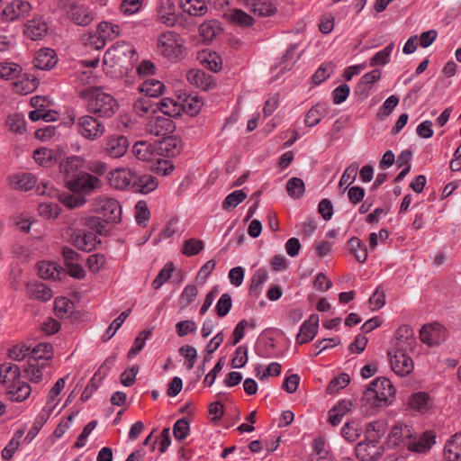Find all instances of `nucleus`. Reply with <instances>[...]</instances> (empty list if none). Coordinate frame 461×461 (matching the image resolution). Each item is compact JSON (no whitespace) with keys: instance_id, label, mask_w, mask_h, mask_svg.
Returning <instances> with one entry per match:
<instances>
[{"instance_id":"f257e3e1","label":"nucleus","mask_w":461,"mask_h":461,"mask_svg":"<svg viewBox=\"0 0 461 461\" xmlns=\"http://www.w3.org/2000/svg\"><path fill=\"white\" fill-rule=\"evenodd\" d=\"M78 95L85 101L86 110L98 117L111 118L119 109L117 100L100 87L84 88Z\"/></svg>"},{"instance_id":"f03ea898","label":"nucleus","mask_w":461,"mask_h":461,"mask_svg":"<svg viewBox=\"0 0 461 461\" xmlns=\"http://www.w3.org/2000/svg\"><path fill=\"white\" fill-rule=\"evenodd\" d=\"M137 60V53L133 45L129 42H116L111 46L104 55V66L111 68H119L128 70L130 67Z\"/></svg>"},{"instance_id":"7ed1b4c3","label":"nucleus","mask_w":461,"mask_h":461,"mask_svg":"<svg viewBox=\"0 0 461 461\" xmlns=\"http://www.w3.org/2000/svg\"><path fill=\"white\" fill-rule=\"evenodd\" d=\"M395 388L385 377L375 379L364 392L362 401L372 406H386L394 399Z\"/></svg>"},{"instance_id":"20e7f679","label":"nucleus","mask_w":461,"mask_h":461,"mask_svg":"<svg viewBox=\"0 0 461 461\" xmlns=\"http://www.w3.org/2000/svg\"><path fill=\"white\" fill-rule=\"evenodd\" d=\"M184 45V39L176 32H165L158 38V53L171 61H177L182 59L185 50Z\"/></svg>"},{"instance_id":"39448f33","label":"nucleus","mask_w":461,"mask_h":461,"mask_svg":"<svg viewBox=\"0 0 461 461\" xmlns=\"http://www.w3.org/2000/svg\"><path fill=\"white\" fill-rule=\"evenodd\" d=\"M75 125L77 132L91 141L101 138L105 131V125L99 119L89 114L79 116Z\"/></svg>"},{"instance_id":"423d86ee","label":"nucleus","mask_w":461,"mask_h":461,"mask_svg":"<svg viewBox=\"0 0 461 461\" xmlns=\"http://www.w3.org/2000/svg\"><path fill=\"white\" fill-rule=\"evenodd\" d=\"M93 208L97 213L102 214L108 222L121 221L122 206L114 198L105 195L97 196L93 201Z\"/></svg>"},{"instance_id":"0eeeda50","label":"nucleus","mask_w":461,"mask_h":461,"mask_svg":"<svg viewBox=\"0 0 461 461\" xmlns=\"http://www.w3.org/2000/svg\"><path fill=\"white\" fill-rule=\"evenodd\" d=\"M66 186L71 192L85 196L100 189L102 181L93 175L81 172L76 177L66 180Z\"/></svg>"},{"instance_id":"6e6552de","label":"nucleus","mask_w":461,"mask_h":461,"mask_svg":"<svg viewBox=\"0 0 461 461\" xmlns=\"http://www.w3.org/2000/svg\"><path fill=\"white\" fill-rule=\"evenodd\" d=\"M32 111L29 113V119L32 122L42 120L44 122H55L58 113L50 108V102L43 96H33L30 102Z\"/></svg>"},{"instance_id":"1a4fd4ad","label":"nucleus","mask_w":461,"mask_h":461,"mask_svg":"<svg viewBox=\"0 0 461 461\" xmlns=\"http://www.w3.org/2000/svg\"><path fill=\"white\" fill-rule=\"evenodd\" d=\"M384 447L377 441V437H366L355 447L356 456L361 461H375L384 453Z\"/></svg>"},{"instance_id":"9d476101","label":"nucleus","mask_w":461,"mask_h":461,"mask_svg":"<svg viewBox=\"0 0 461 461\" xmlns=\"http://www.w3.org/2000/svg\"><path fill=\"white\" fill-rule=\"evenodd\" d=\"M447 337V329L438 321L425 324L420 330L421 342L430 347L439 345L441 342L445 341Z\"/></svg>"},{"instance_id":"9b49d317","label":"nucleus","mask_w":461,"mask_h":461,"mask_svg":"<svg viewBox=\"0 0 461 461\" xmlns=\"http://www.w3.org/2000/svg\"><path fill=\"white\" fill-rule=\"evenodd\" d=\"M409 352L399 350L388 351L392 369L400 376L408 375L413 370L414 364L411 357L408 355Z\"/></svg>"},{"instance_id":"f8f14e48","label":"nucleus","mask_w":461,"mask_h":461,"mask_svg":"<svg viewBox=\"0 0 461 461\" xmlns=\"http://www.w3.org/2000/svg\"><path fill=\"white\" fill-rule=\"evenodd\" d=\"M176 124L172 119L166 116L152 117L146 124V131L154 136L163 138L173 134Z\"/></svg>"},{"instance_id":"ddd939ff","label":"nucleus","mask_w":461,"mask_h":461,"mask_svg":"<svg viewBox=\"0 0 461 461\" xmlns=\"http://www.w3.org/2000/svg\"><path fill=\"white\" fill-rule=\"evenodd\" d=\"M394 339L393 350L413 351L417 346L414 331L408 325H402L396 330Z\"/></svg>"},{"instance_id":"4468645a","label":"nucleus","mask_w":461,"mask_h":461,"mask_svg":"<svg viewBox=\"0 0 461 461\" xmlns=\"http://www.w3.org/2000/svg\"><path fill=\"white\" fill-rule=\"evenodd\" d=\"M32 9V5L28 1L14 0L5 7L2 15L5 20L13 22L27 17L31 14Z\"/></svg>"},{"instance_id":"2eb2a0df","label":"nucleus","mask_w":461,"mask_h":461,"mask_svg":"<svg viewBox=\"0 0 461 461\" xmlns=\"http://www.w3.org/2000/svg\"><path fill=\"white\" fill-rule=\"evenodd\" d=\"M108 181L111 186L119 190H125L131 183L133 184L134 175L131 169L120 167L109 173Z\"/></svg>"},{"instance_id":"dca6fc26","label":"nucleus","mask_w":461,"mask_h":461,"mask_svg":"<svg viewBox=\"0 0 461 461\" xmlns=\"http://www.w3.org/2000/svg\"><path fill=\"white\" fill-rule=\"evenodd\" d=\"M48 30L49 25L45 19L41 16H35L26 23L23 33L32 41H39L47 34Z\"/></svg>"},{"instance_id":"f3484780","label":"nucleus","mask_w":461,"mask_h":461,"mask_svg":"<svg viewBox=\"0 0 461 461\" xmlns=\"http://www.w3.org/2000/svg\"><path fill=\"white\" fill-rule=\"evenodd\" d=\"M156 17L160 23L174 26L176 22V7L171 0H158L156 6Z\"/></svg>"},{"instance_id":"a211bd4d","label":"nucleus","mask_w":461,"mask_h":461,"mask_svg":"<svg viewBox=\"0 0 461 461\" xmlns=\"http://www.w3.org/2000/svg\"><path fill=\"white\" fill-rule=\"evenodd\" d=\"M128 140L122 135L111 136L106 139L104 143L105 153L115 158L122 157L128 150Z\"/></svg>"},{"instance_id":"6ab92c4d","label":"nucleus","mask_w":461,"mask_h":461,"mask_svg":"<svg viewBox=\"0 0 461 461\" xmlns=\"http://www.w3.org/2000/svg\"><path fill=\"white\" fill-rule=\"evenodd\" d=\"M85 165L84 158L80 156H70L59 163V171L65 176L66 180L78 176L79 170Z\"/></svg>"},{"instance_id":"aec40b11","label":"nucleus","mask_w":461,"mask_h":461,"mask_svg":"<svg viewBox=\"0 0 461 461\" xmlns=\"http://www.w3.org/2000/svg\"><path fill=\"white\" fill-rule=\"evenodd\" d=\"M134 156L141 161H158L159 165L162 164L159 154L156 151L153 146L145 140L137 141L132 148Z\"/></svg>"},{"instance_id":"412c9836","label":"nucleus","mask_w":461,"mask_h":461,"mask_svg":"<svg viewBox=\"0 0 461 461\" xmlns=\"http://www.w3.org/2000/svg\"><path fill=\"white\" fill-rule=\"evenodd\" d=\"M319 319H307L300 327L296 335V343L299 345L306 344L312 341L318 333Z\"/></svg>"},{"instance_id":"4be33fe9","label":"nucleus","mask_w":461,"mask_h":461,"mask_svg":"<svg viewBox=\"0 0 461 461\" xmlns=\"http://www.w3.org/2000/svg\"><path fill=\"white\" fill-rule=\"evenodd\" d=\"M39 276L42 279L58 281L65 276L63 268L54 261H41L38 267Z\"/></svg>"},{"instance_id":"5701e85b","label":"nucleus","mask_w":461,"mask_h":461,"mask_svg":"<svg viewBox=\"0 0 461 461\" xmlns=\"http://www.w3.org/2000/svg\"><path fill=\"white\" fill-rule=\"evenodd\" d=\"M97 236L92 231L77 230L71 240L76 248L84 251H91L95 248Z\"/></svg>"},{"instance_id":"b1692460","label":"nucleus","mask_w":461,"mask_h":461,"mask_svg":"<svg viewBox=\"0 0 461 461\" xmlns=\"http://www.w3.org/2000/svg\"><path fill=\"white\" fill-rule=\"evenodd\" d=\"M178 5L189 16L201 17L208 12L205 0H178Z\"/></svg>"},{"instance_id":"393cba45","label":"nucleus","mask_w":461,"mask_h":461,"mask_svg":"<svg viewBox=\"0 0 461 461\" xmlns=\"http://www.w3.org/2000/svg\"><path fill=\"white\" fill-rule=\"evenodd\" d=\"M57 56L52 49L44 48L37 51L34 58L35 68L41 70H49L57 63Z\"/></svg>"},{"instance_id":"a878e982","label":"nucleus","mask_w":461,"mask_h":461,"mask_svg":"<svg viewBox=\"0 0 461 461\" xmlns=\"http://www.w3.org/2000/svg\"><path fill=\"white\" fill-rule=\"evenodd\" d=\"M26 294L33 299L47 302L53 296V293L50 287L41 282H32L26 285Z\"/></svg>"},{"instance_id":"bb28decb","label":"nucleus","mask_w":461,"mask_h":461,"mask_svg":"<svg viewBox=\"0 0 461 461\" xmlns=\"http://www.w3.org/2000/svg\"><path fill=\"white\" fill-rule=\"evenodd\" d=\"M68 17L76 24L80 26H87L94 20L92 13L85 5H72L68 12Z\"/></svg>"},{"instance_id":"cd10ccee","label":"nucleus","mask_w":461,"mask_h":461,"mask_svg":"<svg viewBox=\"0 0 461 461\" xmlns=\"http://www.w3.org/2000/svg\"><path fill=\"white\" fill-rule=\"evenodd\" d=\"M32 393L31 385L25 382H16L7 386L6 393L13 402H23L26 400Z\"/></svg>"},{"instance_id":"c85d7f7f","label":"nucleus","mask_w":461,"mask_h":461,"mask_svg":"<svg viewBox=\"0 0 461 461\" xmlns=\"http://www.w3.org/2000/svg\"><path fill=\"white\" fill-rule=\"evenodd\" d=\"M187 81L203 90H208L213 85L212 77L200 69H190L186 73Z\"/></svg>"},{"instance_id":"c756f323","label":"nucleus","mask_w":461,"mask_h":461,"mask_svg":"<svg viewBox=\"0 0 461 461\" xmlns=\"http://www.w3.org/2000/svg\"><path fill=\"white\" fill-rule=\"evenodd\" d=\"M382 72L379 69H373L363 75L357 84V92L359 95L367 96L373 86L381 79Z\"/></svg>"},{"instance_id":"7c9ffc66","label":"nucleus","mask_w":461,"mask_h":461,"mask_svg":"<svg viewBox=\"0 0 461 461\" xmlns=\"http://www.w3.org/2000/svg\"><path fill=\"white\" fill-rule=\"evenodd\" d=\"M221 23L217 20H206L198 29L199 35L203 41L211 42L213 39L221 32Z\"/></svg>"},{"instance_id":"2f4dec72","label":"nucleus","mask_w":461,"mask_h":461,"mask_svg":"<svg viewBox=\"0 0 461 461\" xmlns=\"http://www.w3.org/2000/svg\"><path fill=\"white\" fill-rule=\"evenodd\" d=\"M158 149L165 157H174L180 152V140L173 134L161 138Z\"/></svg>"},{"instance_id":"473e14b6","label":"nucleus","mask_w":461,"mask_h":461,"mask_svg":"<svg viewBox=\"0 0 461 461\" xmlns=\"http://www.w3.org/2000/svg\"><path fill=\"white\" fill-rule=\"evenodd\" d=\"M21 376L20 368L15 364H3L0 366V383L6 385L13 384Z\"/></svg>"},{"instance_id":"72a5a7b5","label":"nucleus","mask_w":461,"mask_h":461,"mask_svg":"<svg viewBox=\"0 0 461 461\" xmlns=\"http://www.w3.org/2000/svg\"><path fill=\"white\" fill-rule=\"evenodd\" d=\"M157 109L168 118L177 117L183 113V105L181 103L172 98H163L157 104Z\"/></svg>"},{"instance_id":"f704fd0d","label":"nucleus","mask_w":461,"mask_h":461,"mask_svg":"<svg viewBox=\"0 0 461 461\" xmlns=\"http://www.w3.org/2000/svg\"><path fill=\"white\" fill-rule=\"evenodd\" d=\"M326 104L319 103L312 106L306 113L304 122L309 127L316 126L328 113Z\"/></svg>"},{"instance_id":"c9c22d12","label":"nucleus","mask_w":461,"mask_h":461,"mask_svg":"<svg viewBox=\"0 0 461 461\" xmlns=\"http://www.w3.org/2000/svg\"><path fill=\"white\" fill-rule=\"evenodd\" d=\"M165 88L164 83L155 78L144 79L143 83L139 86L140 92L149 97L161 95Z\"/></svg>"},{"instance_id":"e433bc0d","label":"nucleus","mask_w":461,"mask_h":461,"mask_svg":"<svg viewBox=\"0 0 461 461\" xmlns=\"http://www.w3.org/2000/svg\"><path fill=\"white\" fill-rule=\"evenodd\" d=\"M10 184L16 190L28 191L35 185L36 179L31 173H18L11 177Z\"/></svg>"},{"instance_id":"4c0bfd02","label":"nucleus","mask_w":461,"mask_h":461,"mask_svg":"<svg viewBox=\"0 0 461 461\" xmlns=\"http://www.w3.org/2000/svg\"><path fill=\"white\" fill-rule=\"evenodd\" d=\"M461 437L459 432L454 434L450 439H448L444 447V457L447 461H458L461 456V444L457 442V439Z\"/></svg>"},{"instance_id":"58836bf2","label":"nucleus","mask_w":461,"mask_h":461,"mask_svg":"<svg viewBox=\"0 0 461 461\" xmlns=\"http://www.w3.org/2000/svg\"><path fill=\"white\" fill-rule=\"evenodd\" d=\"M158 185L157 178L151 175H143L133 181L132 187L136 192L149 194Z\"/></svg>"},{"instance_id":"ea45409f","label":"nucleus","mask_w":461,"mask_h":461,"mask_svg":"<svg viewBox=\"0 0 461 461\" xmlns=\"http://www.w3.org/2000/svg\"><path fill=\"white\" fill-rule=\"evenodd\" d=\"M34 160L42 167H50L58 160V152L52 149L41 148L33 152Z\"/></svg>"},{"instance_id":"a19ab883","label":"nucleus","mask_w":461,"mask_h":461,"mask_svg":"<svg viewBox=\"0 0 461 461\" xmlns=\"http://www.w3.org/2000/svg\"><path fill=\"white\" fill-rule=\"evenodd\" d=\"M199 60L204 68L213 72H218L222 68L221 59L216 52L203 50L199 54Z\"/></svg>"},{"instance_id":"79ce46f5","label":"nucleus","mask_w":461,"mask_h":461,"mask_svg":"<svg viewBox=\"0 0 461 461\" xmlns=\"http://www.w3.org/2000/svg\"><path fill=\"white\" fill-rule=\"evenodd\" d=\"M38 86V79L24 75L14 83V91L19 95H28L34 91Z\"/></svg>"},{"instance_id":"37998d69","label":"nucleus","mask_w":461,"mask_h":461,"mask_svg":"<svg viewBox=\"0 0 461 461\" xmlns=\"http://www.w3.org/2000/svg\"><path fill=\"white\" fill-rule=\"evenodd\" d=\"M224 17L230 23L243 27L253 24L254 19L247 13L240 9H232L224 14Z\"/></svg>"},{"instance_id":"c03bdc74","label":"nucleus","mask_w":461,"mask_h":461,"mask_svg":"<svg viewBox=\"0 0 461 461\" xmlns=\"http://www.w3.org/2000/svg\"><path fill=\"white\" fill-rule=\"evenodd\" d=\"M350 253L359 263H364L367 259L368 252L366 245L358 238L353 237L348 240Z\"/></svg>"},{"instance_id":"a18cd8bd","label":"nucleus","mask_w":461,"mask_h":461,"mask_svg":"<svg viewBox=\"0 0 461 461\" xmlns=\"http://www.w3.org/2000/svg\"><path fill=\"white\" fill-rule=\"evenodd\" d=\"M53 357V347L50 343L43 342L36 345L30 353L29 359L37 362L41 359L50 360Z\"/></svg>"},{"instance_id":"49530a36","label":"nucleus","mask_w":461,"mask_h":461,"mask_svg":"<svg viewBox=\"0 0 461 461\" xmlns=\"http://www.w3.org/2000/svg\"><path fill=\"white\" fill-rule=\"evenodd\" d=\"M96 32L100 34L101 38L107 41L117 38L121 33V29L119 25L104 21L98 24Z\"/></svg>"},{"instance_id":"de8ad7c7","label":"nucleus","mask_w":461,"mask_h":461,"mask_svg":"<svg viewBox=\"0 0 461 461\" xmlns=\"http://www.w3.org/2000/svg\"><path fill=\"white\" fill-rule=\"evenodd\" d=\"M408 404L414 410L425 412L429 410V396L424 392L414 393L410 396Z\"/></svg>"},{"instance_id":"09e8293b","label":"nucleus","mask_w":461,"mask_h":461,"mask_svg":"<svg viewBox=\"0 0 461 461\" xmlns=\"http://www.w3.org/2000/svg\"><path fill=\"white\" fill-rule=\"evenodd\" d=\"M435 438L436 434L434 431H425L420 437L419 441L413 444L411 447H409V449L413 450L415 452H425L429 450L432 447V445L435 444Z\"/></svg>"},{"instance_id":"8fccbe9b","label":"nucleus","mask_w":461,"mask_h":461,"mask_svg":"<svg viewBox=\"0 0 461 461\" xmlns=\"http://www.w3.org/2000/svg\"><path fill=\"white\" fill-rule=\"evenodd\" d=\"M47 366V364H39V361L34 362L32 359L28 360L27 367L24 368L26 377L32 383H40L42 380V368Z\"/></svg>"},{"instance_id":"3c124183","label":"nucleus","mask_w":461,"mask_h":461,"mask_svg":"<svg viewBox=\"0 0 461 461\" xmlns=\"http://www.w3.org/2000/svg\"><path fill=\"white\" fill-rule=\"evenodd\" d=\"M276 10V5L270 0H258L252 5V12L262 17L272 16Z\"/></svg>"},{"instance_id":"603ef678","label":"nucleus","mask_w":461,"mask_h":461,"mask_svg":"<svg viewBox=\"0 0 461 461\" xmlns=\"http://www.w3.org/2000/svg\"><path fill=\"white\" fill-rule=\"evenodd\" d=\"M267 279L268 274L265 269L259 268L256 270L251 278V285L249 287L250 294L255 295L259 294L262 292L263 286Z\"/></svg>"},{"instance_id":"864d4df0","label":"nucleus","mask_w":461,"mask_h":461,"mask_svg":"<svg viewBox=\"0 0 461 461\" xmlns=\"http://www.w3.org/2000/svg\"><path fill=\"white\" fill-rule=\"evenodd\" d=\"M298 48L297 43H292L287 48L286 51L282 57L281 61V70H290L294 65L300 59V54H297L295 51Z\"/></svg>"},{"instance_id":"5fc2aeb1","label":"nucleus","mask_w":461,"mask_h":461,"mask_svg":"<svg viewBox=\"0 0 461 461\" xmlns=\"http://www.w3.org/2000/svg\"><path fill=\"white\" fill-rule=\"evenodd\" d=\"M23 429H18L14 438L8 442L5 447L2 451V458L5 460H10L13 458L15 451L18 449L21 442V438L23 437Z\"/></svg>"},{"instance_id":"6e6d98bb","label":"nucleus","mask_w":461,"mask_h":461,"mask_svg":"<svg viewBox=\"0 0 461 461\" xmlns=\"http://www.w3.org/2000/svg\"><path fill=\"white\" fill-rule=\"evenodd\" d=\"M175 270L173 262H167L152 282V287L158 290L172 276Z\"/></svg>"},{"instance_id":"4d7b16f0","label":"nucleus","mask_w":461,"mask_h":461,"mask_svg":"<svg viewBox=\"0 0 461 461\" xmlns=\"http://www.w3.org/2000/svg\"><path fill=\"white\" fill-rule=\"evenodd\" d=\"M394 44L391 42L383 50L376 52L374 57L370 59V66L375 67L378 65L384 66L390 62L391 54L393 50Z\"/></svg>"},{"instance_id":"13d9d810","label":"nucleus","mask_w":461,"mask_h":461,"mask_svg":"<svg viewBox=\"0 0 461 461\" xmlns=\"http://www.w3.org/2000/svg\"><path fill=\"white\" fill-rule=\"evenodd\" d=\"M286 191L290 197L294 199L301 198L305 192L303 181L298 177H292L286 184Z\"/></svg>"},{"instance_id":"bf43d9fd","label":"nucleus","mask_w":461,"mask_h":461,"mask_svg":"<svg viewBox=\"0 0 461 461\" xmlns=\"http://www.w3.org/2000/svg\"><path fill=\"white\" fill-rule=\"evenodd\" d=\"M6 125L11 131L23 133L26 131V122L20 113L10 114L6 119Z\"/></svg>"},{"instance_id":"052dcab7","label":"nucleus","mask_w":461,"mask_h":461,"mask_svg":"<svg viewBox=\"0 0 461 461\" xmlns=\"http://www.w3.org/2000/svg\"><path fill=\"white\" fill-rule=\"evenodd\" d=\"M411 429L408 426H404L403 428L399 425H395L392 428L391 432L388 436L389 443L393 445V447L399 446L402 442V438H410Z\"/></svg>"},{"instance_id":"680f3d73","label":"nucleus","mask_w":461,"mask_h":461,"mask_svg":"<svg viewBox=\"0 0 461 461\" xmlns=\"http://www.w3.org/2000/svg\"><path fill=\"white\" fill-rule=\"evenodd\" d=\"M198 295V289L196 285H187L180 297H179V305L181 308H185L192 303H194L196 300V297Z\"/></svg>"},{"instance_id":"e2e57ef3","label":"nucleus","mask_w":461,"mask_h":461,"mask_svg":"<svg viewBox=\"0 0 461 461\" xmlns=\"http://www.w3.org/2000/svg\"><path fill=\"white\" fill-rule=\"evenodd\" d=\"M153 328L143 330L139 333L137 338L134 340L133 346L131 350L128 352V357L131 358L132 357L139 354L145 346L146 340L151 336Z\"/></svg>"},{"instance_id":"0e129e2a","label":"nucleus","mask_w":461,"mask_h":461,"mask_svg":"<svg viewBox=\"0 0 461 461\" xmlns=\"http://www.w3.org/2000/svg\"><path fill=\"white\" fill-rule=\"evenodd\" d=\"M74 303L65 296L57 297L54 300V311L59 317L64 314H71L74 311Z\"/></svg>"},{"instance_id":"69168bd1","label":"nucleus","mask_w":461,"mask_h":461,"mask_svg":"<svg viewBox=\"0 0 461 461\" xmlns=\"http://www.w3.org/2000/svg\"><path fill=\"white\" fill-rule=\"evenodd\" d=\"M38 212L46 219H56L60 214V207L52 202H43L39 204Z\"/></svg>"},{"instance_id":"338daca9","label":"nucleus","mask_w":461,"mask_h":461,"mask_svg":"<svg viewBox=\"0 0 461 461\" xmlns=\"http://www.w3.org/2000/svg\"><path fill=\"white\" fill-rule=\"evenodd\" d=\"M204 248L203 241L201 240L189 239L186 240L182 247L181 252L187 257L197 255Z\"/></svg>"},{"instance_id":"774afa93","label":"nucleus","mask_w":461,"mask_h":461,"mask_svg":"<svg viewBox=\"0 0 461 461\" xmlns=\"http://www.w3.org/2000/svg\"><path fill=\"white\" fill-rule=\"evenodd\" d=\"M246 197L247 194L243 190H235L226 196V198L223 201L222 207L225 210L235 208L241 202H243L246 199Z\"/></svg>"}]
</instances>
